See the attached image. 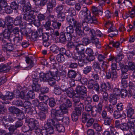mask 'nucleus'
Segmentation results:
<instances>
[{
  "mask_svg": "<svg viewBox=\"0 0 135 135\" xmlns=\"http://www.w3.org/2000/svg\"><path fill=\"white\" fill-rule=\"evenodd\" d=\"M8 110L9 112L12 113L17 114L20 112V110L18 108L14 107H11L9 108Z\"/></svg>",
  "mask_w": 135,
  "mask_h": 135,
  "instance_id": "41",
  "label": "nucleus"
},
{
  "mask_svg": "<svg viewBox=\"0 0 135 135\" xmlns=\"http://www.w3.org/2000/svg\"><path fill=\"white\" fill-rule=\"evenodd\" d=\"M117 65L116 63L111 64V70H109L106 73L105 77L107 79L111 78L112 80H115L118 77L117 72L116 70Z\"/></svg>",
  "mask_w": 135,
  "mask_h": 135,
  "instance_id": "4",
  "label": "nucleus"
},
{
  "mask_svg": "<svg viewBox=\"0 0 135 135\" xmlns=\"http://www.w3.org/2000/svg\"><path fill=\"white\" fill-rule=\"evenodd\" d=\"M131 122V121H129L128 119V121L126 123H124L120 124V128L123 131H127L129 129L130 132L132 133L133 132L131 129L132 126L130 123Z\"/></svg>",
  "mask_w": 135,
  "mask_h": 135,
  "instance_id": "14",
  "label": "nucleus"
},
{
  "mask_svg": "<svg viewBox=\"0 0 135 135\" xmlns=\"http://www.w3.org/2000/svg\"><path fill=\"white\" fill-rule=\"evenodd\" d=\"M92 69V67L91 66H87L84 69L83 73L84 74L87 75L91 71Z\"/></svg>",
  "mask_w": 135,
  "mask_h": 135,
  "instance_id": "50",
  "label": "nucleus"
},
{
  "mask_svg": "<svg viewBox=\"0 0 135 135\" xmlns=\"http://www.w3.org/2000/svg\"><path fill=\"white\" fill-rule=\"evenodd\" d=\"M134 107H133L131 103H128L126 108L127 116L128 119L133 118L134 117L133 115L134 114Z\"/></svg>",
  "mask_w": 135,
  "mask_h": 135,
  "instance_id": "11",
  "label": "nucleus"
},
{
  "mask_svg": "<svg viewBox=\"0 0 135 135\" xmlns=\"http://www.w3.org/2000/svg\"><path fill=\"white\" fill-rule=\"evenodd\" d=\"M61 22L58 21L57 20L52 21V26L55 29H59L62 25Z\"/></svg>",
  "mask_w": 135,
  "mask_h": 135,
  "instance_id": "31",
  "label": "nucleus"
},
{
  "mask_svg": "<svg viewBox=\"0 0 135 135\" xmlns=\"http://www.w3.org/2000/svg\"><path fill=\"white\" fill-rule=\"evenodd\" d=\"M93 67L94 70L96 73L99 72L100 74L102 69L99 63L95 61L93 63Z\"/></svg>",
  "mask_w": 135,
  "mask_h": 135,
  "instance_id": "23",
  "label": "nucleus"
},
{
  "mask_svg": "<svg viewBox=\"0 0 135 135\" xmlns=\"http://www.w3.org/2000/svg\"><path fill=\"white\" fill-rule=\"evenodd\" d=\"M56 124L55 126L57 131L59 132H64L65 131V128L64 127L62 124H57V122H55Z\"/></svg>",
  "mask_w": 135,
  "mask_h": 135,
  "instance_id": "37",
  "label": "nucleus"
},
{
  "mask_svg": "<svg viewBox=\"0 0 135 135\" xmlns=\"http://www.w3.org/2000/svg\"><path fill=\"white\" fill-rule=\"evenodd\" d=\"M109 101L113 105H115L117 103L116 96L114 94H111L109 97Z\"/></svg>",
  "mask_w": 135,
  "mask_h": 135,
  "instance_id": "33",
  "label": "nucleus"
},
{
  "mask_svg": "<svg viewBox=\"0 0 135 135\" xmlns=\"http://www.w3.org/2000/svg\"><path fill=\"white\" fill-rule=\"evenodd\" d=\"M68 97L70 98L73 97V91L72 88H68L65 91Z\"/></svg>",
  "mask_w": 135,
  "mask_h": 135,
  "instance_id": "44",
  "label": "nucleus"
},
{
  "mask_svg": "<svg viewBox=\"0 0 135 135\" xmlns=\"http://www.w3.org/2000/svg\"><path fill=\"white\" fill-rule=\"evenodd\" d=\"M119 45L120 43L118 42H114L113 41H111L109 42V45L107 46L106 50H107L108 49L111 48V46H113L116 48H118Z\"/></svg>",
  "mask_w": 135,
  "mask_h": 135,
  "instance_id": "29",
  "label": "nucleus"
},
{
  "mask_svg": "<svg viewBox=\"0 0 135 135\" xmlns=\"http://www.w3.org/2000/svg\"><path fill=\"white\" fill-rule=\"evenodd\" d=\"M62 91L60 86L55 87L54 89V93L56 95H60Z\"/></svg>",
  "mask_w": 135,
  "mask_h": 135,
  "instance_id": "57",
  "label": "nucleus"
},
{
  "mask_svg": "<svg viewBox=\"0 0 135 135\" xmlns=\"http://www.w3.org/2000/svg\"><path fill=\"white\" fill-rule=\"evenodd\" d=\"M35 59V57L33 56H28L26 57V62L29 65L28 68H31L34 65L33 61Z\"/></svg>",
  "mask_w": 135,
  "mask_h": 135,
  "instance_id": "22",
  "label": "nucleus"
},
{
  "mask_svg": "<svg viewBox=\"0 0 135 135\" xmlns=\"http://www.w3.org/2000/svg\"><path fill=\"white\" fill-rule=\"evenodd\" d=\"M64 7V6L63 5L60 4L56 7L54 10L57 13H60L62 12L61 11L63 9Z\"/></svg>",
  "mask_w": 135,
  "mask_h": 135,
  "instance_id": "51",
  "label": "nucleus"
},
{
  "mask_svg": "<svg viewBox=\"0 0 135 135\" xmlns=\"http://www.w3.org/2000/svg\"><path fill=\"white\" fill-rule=\"evenodd\" d=\"M57 20L58 21L62 22L65 20V13L64 12L57 13Z\"/></svg>",
  "mask_w": 135,
  "mask_h": 135,
  "instance_id": "28",
  "label": "nucleus"
},
{
  "mask_svg": "<svg viewBox=\"0 0 135 135\" xmlns=\"http://www.w3.org/2000/svg\"><path fill=\"white\" fill-rule=\"evenodd\" d=\"M36 16L35 15L30 13L24 14L23 17V19L28 22V24H32L33 22V24L35 26L38 27L40 25L41 21L38 19L34 20Z\"/></svg>",
  "mask_w": 135,
  "mask_h": 135,
  "instance_id": "3",
  "label": "nucleus"
},
{
  "mask_svg": "<svg viewBox=\"0 0 135 135\" xmlns=\"http://www.w3.org/2000/svg\"><path fill=\"white\" fill-rule=\"evenodd\" d=\"M93 107H92L91 104L88 105H85V110L87 112H90V114L91 115V113L92 111H95L93 110Z\"/></svg>",
  "mask_w": 135,
  "mask_h": 135,
  "instance_id": "55",
  "label": "nucleus"
},
{
  "mask_svg": "<svg viewBox=\"0 0 135 135\" xmlns=\"http://www.w3.org/2000/svg\"><path fill=\"white\" fill-rule=\"evenodd\" d=\"M90 115L89 114H87L83 113L82 115V121L83 123H85L89 119Z\"/></svg>",
  "mask_w": 135,
  "mask_h": 135,
  "instance_id": "40",
  "label": "nucleus"
},
{
  "mask_svg": "<svg viewBox=\"0 0 135 135\" xmlns=\"http://www.w3.org/2000/svg\"><path fill=\"white\" fill-rule=\"evenodd\" d=\"M42 34V30L41 29L38 30L36 31L30 32L29 37L31 40L36 41L38 39L39 37H41Z\"/></svg>",
  "mask_w": 135,
  "mask_h": 135,
  "instance_id": "10",
  "label": "nucleus"
},
{
  "mask_svg": "<svg viewBox=\"0 0 135 135\" xmlns=\"http://www.w3.org/2000/svg\"><path fill=\"white\" fill-rule=\"evenodd\" d=\"M77 73L76 71L73 70H69L68 73V76L71 78H74L76 77Z\"/></svg>",
  "mask_w": 135,
  "mask_h": 135,
  "instance_id": "34",
  "label": "nucleus"
},
{
  "mask_svg": "<svg viewBox=\"0 0 135 135\" xmlns=\"http://www.w3.org/2000/svg\"><path fill=\"white\" fill-rule=\"evenodd\" d=\"M32 78L33 84L32 86V89L36 91H38L40 88V86L38 84L39 79L37 76H35V77H32Z\"/></svg>",
  "mask_w": 135,
  "mask_h": 135,
  "instance_id": "15",
  "label": "nucleus"
},
{
  "mask_svg": "<svg viewBox=\"0 0 135 135\" xmlns=\"http://www.w3.org/2000/svg\"><path fill=\"white\" fill-rule=\"evenodd\" d=\"M87 89L84 85H78L76 87V90L77 93L79 94V96L82 97L83 95H86Z\"/></svg>",
  "mask_w": 135,
  "mask_h": 135,
  "instance_id": "12",
  "label": "nucleus"
},
{
  "mask_svg": "<svg viewBox=\"0 0 135 135\" xmlns=\"http://www.w3.org/2000/svg\"><path fill=\"white\" fill-rule=\"evenodd\" d=\"M41 36H42L43 45L45 46L48 47L49 45V43L48 42L49 35L47 34V33H46L44 34L42 33Z\"/></svg>",
  "mask_w": 135,
  "mask_h": 135,
  "instance_id": "19",
  "label": "nucleus"
},
{
  "mask_svg": "<svg viewBox=\"0 0 135 135\" xmlns=\"http://www.w3.org/2000/svg\"><path fill=\"white\" fill-rule=\"evenodd\" d=\"M75 110L81 113V112L84 110V107L83 104L82 103H80L79 104H78L76 106Z\"/></svg>",
  "mask_w": 135,
  "mask_h": 135,
  "instance_id": "39",
  "label": "nucleus"
},
{
  "mask_svg": "<svg viewBox=\"0 0 135 135\" xmlns=\"http://www.w3.org/2000/svg\"><path fill=\"white\" fill-rule=\"evenodd\" d=\"M66 20L68 22L69 24V26L67 27L66 28V31L67 32V33L71 34L73 33L74 30L73 28L74 26L71 25L70 23V21H71V20H73V21H76L75 20L73 17L71 15H68L66 18Z\"/></svg>",
  "mask_w": 135,
  "mask_h": 135,
  "instance_id": "9",
  "label": "nucleus"
},
{
  "mask_svg": "<svg viewBox=\"0 0 135 135\" xmlns=\"http://www.w3.org/2000/svg\"><path fill=\"white\" fill-rule=\"evenodd\" d=\"M83 45L82 44H78L76 46H75L74 47L75 48V50H79V51H84L85 49L83 48Z\"/></svg>",
  "mask_w": 135,
  "mask_h": 135,
  "instance_id": "62",
  "label": "nucleus"
},
{
  "mask_svg": "<svg viewBox=\"0 0 135 135\" xmlns=\"http://www.w3.org/2000/svg\"><path fill=\"white\" fill-rule=\"evenodd\" d=\"M70 21L71 25L74 26L75 30L76 32L77 35L78 37L82 38L85 35L84 32L81 30V24L77 21Z\"/></svg>",
  "mask_w": 135,
  "mask_h": 135,
  "instance_id": "5",
  "label": "nucleus"
},
{
  "mask_svg": "<svg viewBox=\"0 0 135 135\" xmlns=\"http://www.w3.org/2000/svg\"><path fill=\"white\" fill-rule=\"evenodd\" d=\"M95 1L98 3L99 6H98V7L100 8L101 9L103 10L105 4V1L104 0H95Z\"/></svg>",
  "mask_w": 135,
  "mask_h": 135,
  "instance_id": "48",
  "label": "nucleus"
},
{
  "mask_svg": "<svg viewBox=\"0 0 135 135\" xmlns=\"http://www.w3.org/2000/svg\"><path fill=\"white\" fill-rule=\"evenodd\" d=\"M12 36L8 29H5L2 33H0V40L4 43L7 41L11 42L10 38L12 37Z\"/></svg>",
  "mask_w": 135,
  "mask_h": 135,
  "instance_id": "6",
  "label": "nucleus"
},
{
  "mask_svg": "<svg viewBox=\"0 0 135 135\" xmlns=\"http://www.w3.org/2000/svg\"><path fill=\"white\" fill-rule=\"evenodd\" d=\"M17 0L11 2L10 6L12 9L16 10L18 7V6L16 2Z\"/></svg>",
  "mask_w": 135,
  "mask_h": 135,
  "instance_id": "56",
  "label": "nucleus"
},
{
  "mask_svg": "<svg viewBox=\"0 0 135 135\" xmlns=\"http://www.w3.org/2000/svg\"><path fill=\"white\" fill-rule=\"evenodd\" d=\"M59 109L56 108L51 110V116L54 118L53 121L62 120L63 118V114L68 112V110L65 104L61 105L59 108Z\"/></svg>",
  "mask_w": 135,
  "mask_h": 135,
  "instance_id": "2",
  "label": "nucleus"
},
{
  "mask_svg": "<svg viewBox=\"0 0 135 135\" xmlns=\"http://www.w3.org/2000/svg\"><path fill=\"white\" fill-rule=\"evenodd\" d=\"M56 124L52 119L47 120V123L45 124L44 126L47 129L48 134H50L53 133L54 131L53 126H55Z\"/></svg>",
  "mask_w": 135,
  "mask_h": 135,
  "instance_id": "8",
  "label": "nucleus"
},
{
  "mask_svg": "<svg viewBox=\"0 0 135 135\" xmlns=\"http://www.w3.org/2000/svg\"><path fill=\"white\" fill-rule=\"evenodd\" d=\"M32 6L30 3H27L22 6V10L24 12H30L31 10Z\"/></svg>",
  "mask_w": 135,
  "mask_h": 135,
  "instance_id": "27",
  "label": "nucleus"
},
{
  "mask_svg": "<svg viewBox=\"0 0 135 135\" xmlns=\"http://www.w3.org/2000/svg\"><path fill=\"white\" fill-rule=\"evenodd\" d=\"M7 5V3L5 0H1L0 1V10L2 11Z\"/></svg>",
  "mask_w": 135,
  "mask_h": 135,
  "instance_id": "47",
  "label": "nucleus"
},
{
  "mask_svg": "<svg viewBox=\"0 0 135 135\" xmlns=\"http://www.w3.org/2000/svg\"><path fill=\"white\" fill-rule=\"evenodd\" d=\"M10 69V67L8 65L2 64L0 65V73L3 72L4 73L7 72Z\"/></svg>",
  "mask_w": 135,
  "mask_h": 135,
  "instance_id": "30",
  "label": "nucleus"
},
{
  "mask_svg": "<svg viewBox=\"0 0 135 135\" xmlns=\"http://www.w3.org/2000/svg\"><path fill=\"white\" fill-rule=\"evenodd\" d=\"M81 114L79 112H77L75 110L73 111L71 114L72 120L74 121H76L78 119V117Z\"/></svg>",
  "mask_w": 135,
  "mask_h": 135,
  "instance_id": "26",
  "label": "nucleus"
},
{
  "mask_svg": "<svg viewBox=\"0 0 135 135\" xmlns=\"http://www.w3.org/2000/svg\"><path fill=\"white\" fill-rule=\"evenodd\" d=\"M64 55V54H63L61 52L57 55L56 59L59 62H61L64 61L65 58Z\"/></svg>",
  "mask_w": 135,
  "mask_h": 135,
  "instance_id": "43",
  "label": "nucleus"
},
{
  "mask_svg": "<svg viewBox=\"0 0 135 135\" xmlns=\"http://www.w3.org/2000/svg\"><path fill=\"white\" fill-rule=\"evenodd\" d=\"M93 127L97 131H102V126L97 123H95L93 124Z\"/></svg>",
  "mask_w": 135,
  "mask_h": 135,
  "instance_id": "54",
  "label": "nucleus"
},
{
  "mask_svg": "<svg viewBox=\"0 0 135 135\" xmlns=\"http://www.w3.org/2000/svg\"><path fill=\"white\" fill-rule=\"evenodd\" d=\"M26 122L28 123L29 128L31 130L34 129L37 127V124L38 123L37 121L35 119L30 118L26 120Z\"/></svg>",
  "mask_w": 135,
  "mask_h": 135,
  "instance_id": "17",
  "label": "nucleus"
},
{
  "mask_svg": "<svg viewBox=\"0 0 135 135\" xmlns=\"http://www.w3.org/2000/svg\"><path fill=\"white\" fill-rule=\"evenodd\" d=\"M85 51V52L87 54L86 56V59L89 61H93L95 58L94 56H97L98 54L97 51Z\"/></svg>",
  "mask_w": 135,
  "mask_h": 135,
  "instance_id": "18",
  "label": "nucleus"
},
{
  "mask_svg": "<svg viewBox=\"0 0 135 135\" xmlns=\"http://www.w3.org/2000/svg\"><path fill=\"white\" fill-rule=\"evenodd\" d=\"M55 7L50 3H48L47 4V12L49 13H51L53 10V8Z\"/></svg>",
  "mask_w": 135,
  "mask_h": 135,
  "instance_id": "52",
  "label": "nucleus"
},
{
  "mask_svg": "<svg viewBox=\"0 0 135 135\" xmlns=\"http://www.w3.org/2000/svg\"><path fill=\"white\" fill-rule=\"evenodd\" d=\"M79 16L83 18L84 20L82 22L83 26H84V24L89 23L97 24L98 23L97 18L94 15L92 16L91 13L86 7H84V9L80 11Z\"/></svg>",
  "mask_w": 135,
  "mask_h": 135,
  "instance_id": "1",
  "label": "nucleus"
},
{
  "mask_svg": "<svg viewBox=\"0 0 135 135\" xmlns=\"http://www.w3.org/2000/svg\"><path fill=\"white\" fill-rule=\"evenodd\" d=\"M113 115L114 118L116 119L121 118L123 116L120 112L117 110H115L114 111Z\"/></svg>",
  "mask_w": 135,
  "mask_h": 135,
  "instance_id": "49",
  "label": "nucleus"
},
{
  "mask_svg": "<svg viewBox=\"0 0 135 135\" xmlns=\"http://www.w3.org/2000/svg\"><path fill=\"white\" fill-rule=\"evenodd\" d=\"M13 95L16 98H21L22 99H25V95L23 91H20L19 89L15 91Z\"/></svg>",
  "mask_w": 135,
  "mask_h": 135,
  "instance_id": "21",
  "label": "nucleus"
},
{
  "mask_svg": "<svg viewBox=\"0 0 135 135\" xmlns=\"http://www.w3.org/2000/svg\"><path fill=\"white\" fill-rule=\"evenodd\" d=\"M5 20L9 25H11L13 23L14 21L13 18L10 16H7L6 17Z\"/></svg>",
  "mask_w": 135,
  "mask_h": 135,
  "instance_id": "53",
  "label": "nucleus"
},
{
  "mask_svg": "<svg viewBox=\"0 0 135 135\" xmlns=\"http://www.w3.org/2000/svg\"><path fill=\"white\" fill-rule=\"evenodd\" d=\"M95 83V82L93 79L89 80L88 81V88L89 89H93Z\"/></svg>",
  "mask_w": 135,
  "mask_h": 135,
  "instance_id": "46",
  "label": "nucleus"
},
{
  "mask_svg": "<svg viewBox=\"0 0 135 135\" xmlns=\"http://www.w3.org/2000/svg\"><path fill=\"white\" fill-rule=\"evenodd\" d=\"M38 108L40 110L44 112H46L47 110L48 106L46 102H40L38 106Z\"/></svg>",
  "mask_w": 135,
  "mask_h": 135,
  "instance_id": "25",
  "label": "nucleus"
},
{
  "mask_svg": "<svg viewBox=\"0 0 135 135\" xmlns=\"http://www.w3.org/2000/svg\"><path fill=\"white\" fill-rule=\"evenodd\" d=\"M107 85L105 83H102L100 87L102 91H105L107 90H109L110 88V84L109 82L107 83Z\"/></svg>",
  "mask_w": 135,
  "mask_h": 135,
  "instance_id": "32",
  "label": "nucleus"
},
{
  "mask_svg": "<svg viewBox=\"0 0 135 135\" xmlns=\"http://www.w3.org/2000/svg\"><path fill=\"white\" fill-rule=\"evenodd\" d=\"M104 100L102 99L100 100L97 107L95 111H92L91 113V116L93 117H95L97 115L98 113L100 114L101 113L102 110L103 104Z\"/></svg>",
  "mask_w": 135,
  "mask_h": 135,
  "instance_id": "13",
  "label": "nucleus"
},
{
  "mask_svg": "<svg viewBox=\"0 0 135 135\" xmlns=\"http://www.w3.org/2000/svg\"><path fill=\"white\" fill-rule=\"evenodd\" d=\"M39 119L43 121L46 118V115L45 113L40 112L38 113Z\"/></svg>",
  "mask_w": 135,
  "mask_h": 135,
  "instance_id": "60",
  "label": "nucleus"
},
{
  "mask_svg": "<svg viewBox=\"0 0 135 135\" xmlns=\"http://www.w3.org/2000/svg\"><path fill=\"white\" fill-rule=\"evenodd\" d=\"M99 9H98L97 8L93 6L92 7L91 10L93 13L95 15V16L97 18L98 15H102L103 14V10L101 9L100 8L98 7Z\"/></svg>",
  "mask_w": 135,
  "mask_h": 135,
  "instance_id": "20",
  "label": "nucleus"
},
{
  "mask_svg": "<svg viewBox=\"0 0 135 135\" xmlns=\"http://www.w3.org/2000/svg\"><path fill=\"white\" fill-rule=\"evenodd\" d=\"M105 25H108L109 27L108 32V33L110 32H116L117 31L118 32V31L115 28L113 27V24L110 21H107L105 23Z\"/></svg>",
  "mask_w": 135,
  "mask_h": 135,
  "instance_id": "24",
  "label": "nucleus"
},
{
  "mask_svg": "<svg viewBox=\"0 0 135 135\" xmlns=\"http://www.w3.org/2000/svg\"><path fill=\"white\" fill-rule=\"evenodd\" d=\"M48 0H41L39 2H38L36 3V6H38L40 7L45 6L47 3Z\"/></svg>",
  "mask_w": 135,
  "mask_h": 135,
  "instance_id": "61",
  "label": "nucleus"
},
{
  "mask_svg": "<svg viewBox=\"0 0 135 135\" xmlns=\"http://www.w3.org/2000/svg\"><path fill=\"white\" fill-rule=\"evenodd\" d=\"M83 45H86L91 42L90 40L88 38L83 37L82 39Z\"/></svg>",
  "mask_w": 135,
  "mask_h": 135,
  "instance_id": "59",
  "label": "nucleus"
},
{
  "mask_svg": "<svg viewBox=\"0 0 135 135\" xmlns=\"http://www.w3.org/2000/svg\"><path fill=\"white\" fill-rule=\"evenodd\" d=\"M108 53L106 51L103 54H99L98 57V61H103L104 59L107 56Z\"/></svg>",
  "mask_w": 135,
  "mask_h": 135,
  "instance_id": "35",
  "label": "nucleus"
},
{
  "mask_svg": "<svg viewBox=\"0 0 135 135\" xmlns=\"http://www.w3.org/2000/svg\"><path fill=\"white\" fill-rule=\"evenodd\" d=\"M38 97L40 100L44 102H46L48 99V97L47 96L44 95V94L42 93L40 94Z\"/></svg>",
  "mask_w": 135,
  "mask_h": 135,
  "instance_id": "45",
  "label": "nucleus"
},
{
  "mask_svg": "<svg viewBox=\"0 0 135 135\" xmlns=\"http://www.w3.org/2000/svg\"><path fill=\"white\" fill-rule=\"evenodd\" d=\"M58 71L57 69L56 68L54 67L53 69H52L50 70L46 73L47 80L54 78L58 81L60 79V77L58 76Z\"/></svg>",
  "mask_w": 135,
  "mask_h": 135,
  "instance_id": "7",
  "label": "nucleus"
},
{
  "mask_svg": "<svg viewBox=\"0 0 135 135\" xmlns=\"http://www.w3.org/2000/svg\"><path fill=\"white\" fill-rule=\"evenodd\" d=\"M81 99H84V103L85 105L91 104V103L92 101V99L91 97H88L85 98L84 97H82Z\"/></svg>",
  "mask_w": 135,
  "mask_h": 135,
  "instance_id": "36",
  "label": "nucleus"
},
{
  "mask_svg": "<svg viewBox=\"0 0 135 135\" xmlns=\"http://www.w3.org/2000/svg\"><path fill=\"white\" fill-rule=\"evenodd\" d=\"M128 96L129 97H131L132 96L133 98L135 99V90L133 89L129 90Z\"/></svg>",
  "mask_w": 135,
  "mask_h": 135,
  "instance_id": "64",
  "label": "nucleus"
},
{
  "mask_svg": "<svg viewBox=\"0 0 135 135\" xmlns=\"http://www.w3.org/2000/svg\"><path fill=\"white\" fill-rule=\"evenodd\" d=\"M46 103H48L49 105L51 107H54L56 104L55 99L53 98H48Z\"/></svg>",
  "mask_w": 135,
  "mask_h": 135,
  "instance_id": "42",
  "label": "nucleus"
},
{
  "mask_svg": "<svg viewBox=\"0 0 135 135\" xmlns=\"http://www.w3.org/2000/svg\"><path fill=\"white\" fill-rule=\"evenodd\" d=\"M66 33L64 32H61L60 33V36L59 37V40L60 42L64 43L66 41L65 37Z\"/></svg>",
  "mask_w": 135,
  "mask_h": 135,
  "instance_id": "38",
  "label": "nucleus"
},
{
  "mask_svg": "<svg viewBox=\"0 0 135 135\" xmlns=\"http://www.w3.org/2000/svg\"><path fill=\"white\" fill-rule=\"evenodd\" d=\"M10 38L11 41L13 40L14 44L16 45L21 44L22 39V37L21 35L18 34L16 35H13L12 37H11Z\"/></svg>",
  "mask_w": 135,
  "mask_h": 135,
  "instance_id": "16",
  "label": "nucleus"
},
{
  "mask_svg": "<svg viewBox=\"0 0 135 135\" xmlns=\"http://www.w3.org/2000/svg\"><path fill=\"white\" fill-rule=\"evenodd\" d=\"M94 122V120L93 118H91L89 119L86 122V126L87 127H89L91 126L93 124Z\"/></svg>",
  "mask_w": 135,
  "mask_h": 135,
  "instance_id": "63",
  "label": "nucleus"
},
{
  "mask_svg": "<svg viewBox=\"0 0 135 135\" xmlns=\"http://www.w3.org/2000/svg\"><path fill=\"white\" fill-rule=\"evenodd\" d=\"M129 121H131V126H132V129L133 131V132H134L135 131V119L133 117V118H129Z\"/></svg>",
  "mask_w": 135,
  "mask_h": 135,
  "instance_id": "58",
  "label": "nucleus"
}]
</instances>
